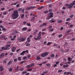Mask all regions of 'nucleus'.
<instances>
[{
  "label": "nucleus",
  "instance_id": "obj_10",
  "mask_svg": "<svg viewBox=\"0 0 75 75\" xmlns=\"http://www.w3.org/2000/svg\"><path fill=\"white\" fill-rule=\"evenodd\" d=\"M11 47V45H8L6 46V47L8 50V48H9V47Z\"/></svg>",
  "mask_w": 75,
  "mask_h": 75
},
{
  "label": "nucleus",
  "instance_id": "obj_48",
  "mask_svg": "<svg viewBox=\"0 0 75 75\" xmlns=\"http://www.w3.org/2000/svg\"><path fill=\"white\" fill-rule=\"evenodd\" d=\"M17 61V59H15L14 60V62H16Z\"/></svg>",
  "mask_w": 75,
  "mask_h": 75
},
{
  "label": "nucleus",
  "instance_id": "obj_51",
  "mask_svg": "<svg viewBox=\"0 0 75 75\" xmlns=\"http://www.w3.org/2000/svg\"><path fill=\"white\" fill-rule=\"evenodd\" d=\"M29 45H30V43L26 45V46H29Z\"/></svg>",
  "mask_w": 75,
  "mask_h": 75
},
{
  "label": "nucleus",
  "instance_id": "obj_17",
  "mask_svg": "<svg viewBox=\"0 0 75 75\" xmlns=\"http://www.w3.org/2000/svg\"><path fill=\"white\" fill-rule=\"evenodd\" d=\"M14 33L15 34H18V33H19L18 31L16 30L14 31Z\"/></svg>",
  "mask_w": 75,
  "mask_h": 75
},
{
  "label": "nucleus",
  "instance_id": "obj_53",
  "mask_svg": "<svg viewBox=\"0 0 75 75\" xmlns=\"http://www.w3.org/2000/svg\"><path fill=\"white\" fill-rule=\"evenodd\" d=\"M26 62V61H22L21 62V63L22 64H23L24 63V62Z\"/></svg>",
  "mask_w": 75,
  "mask_h": 75
},
{
  "label": "nucleus",
  "instance_id": "obj_58",
  "mask_svg": "<svg viewBox=\"0 0 75 75\" xmlns=\"http://www.w3.org/2000/svg\"><path fill=\"white\" fill-rule=\"evenodd\" d=\"M27 25H28V26H30V25H31V24H30V23H28L27 24Z\"/></svg>",
  "mask_w": 75,
  "mask_h": 75
},
{
  "label": "nucleus",
  "instance_id": "obj_56",
  "mask_svg": "<svg viewBox=\"0 0 75 75\" xmlns=\"http://www.w3.org/2000/svg\"><path fill=\"white\" fill-rule=\"evenodd\" d=\"M7 14V12H6V11L5 12H4L3 14L4 15H5V14Z\"/></svg>",
  "mask_w": 75,
  "mask_h": 75
},
{
  "label": "nucleus",
  "instance_id": "obj_22",
  "mask_svg": "<svg viewBox=\"0 0 75 75\" xmlns=\"http://www.w3.org/2000/svg\"><path fill=\"white\" fill-rule=\"evenodd\" d=\"M12 68H10L9 69V72H11V71H12Z\"/></svg>",
  "mask_w": 75,
  "mask_h": 75
},
{
  "label": "nucleus",
  "instance_id": "obj_38",
  "mask_svg": "<svg viewBox=\"0 0 75 75\" xmlns=\"http://www.w3.org/2000/svg\"><path fill=\"white\" fill-rule=\"evenodd\" d=\"M56 46V47H57V46H58V45H57V44H54L53 45V47H55Z\"/></svg>",
  "mask_w": 75,
  "mask_h": 75
},
{
  "label": "nucleus",
  "instance_id": "obj_39",
  "mask_svg": "<svg viewBox=\"0 0 75 75\" xmlns=\"http://www.w3.org/2000/svg\"><path fill=\"white\" fill-rule=\"evenodd\" d=\"M43 26H45L47 25V23H44L42 24Z\"/></svg>",
  "mask_w": 75,
  "mask_h": 75
},
{
  "label": "nucleus",
  "instance_id": "obj_35",
  "mask_svg": "<svg viewBox=\"0 0 75 75\" xmlns=\"http://www.w3.org/2000/svg\"><path fill=\"white\" fill-rule=\"evenodd\" d=\"M18 60H19V61H21V57H19L18 58Z\"/></svg>",
  "mask_w": 75,
  "mask_h": 75
},
{
  "label": "nucleus",
  "instance_id": "obj_16",
  "mask_svg": "<svg viewBox=\"0 0 75 75\" xmlns=\"http://www.w3.org/2000/svg\"><path fill=\"white\" fill-rule=\"evenodd\" d=\"M38 30H35V32H34V35H35L36 34V33H38Z\"/></svg>",
  "mask_w": 75,
  "mask_h": 75
},
{
  "label": "nucleus",
  "instance_id": "obj_55",
  "mask_svg": "<svg viewBox=\"0 0 75 75\" xmlns=\"http://www.w3.org/2000/svg\"><path fill=\"white\" fill-rule=\"evenodd\" d=\"M57 65L55 64L54 65L53 67H57Z\"/></svg>",
  "mask_w": 75,
  "mask_h": 75
},
{
  "label": "nucleus",
  "instance_id": "obj_28",
  "mask_svg": "<svg viewBox=\"0 0 75 75\" xmlns=\"http://www.w3.org/2000/svg\"><path fill=\"white\" fill-rule=\"evenodd\" d=\"M23 17H24V14H23L21 16V18H23Z\"/></svg>",
  "mask_w": 75,
  "mask_h": 75
},
{
  "label": "nucleus",
  "instance_id": "obj_14",
  "mask_svg": "<svg viewBox=\"0 0 75 75\" xmlns=\"http://www.w3.org/2000/svg\"><path fill=\"white\" fill-rule=\"evenodd\" d=\"M27 28H23L22 29V31H25L27 30Z\"/></svg>",
  "mask_w": 75,
  "mask_h": 75
},
{
  "label": "nucleus",
  "instance_id": "obj_6",
  "mask_svg": "<svg viewBox=\"0 0 75 75\" xmlns=\"http://www.w3.org/2000/svg\"><path fill=\"white\" fill-rule=\"evenodd\" d=\"M72 6H73V4H71L69 5H68L67 8H71L72 7Z\"/></svg>",
  "mask_w": 75,
  "mask_h": 75
},
{
  "label": "nucleus",
  "instance_id": "obj_27",
  "mask_svg": "<svg viewBox=\"0 0 75 75\" xmlns=\"http://www.w3.org/2000/svg\"><path fill=\"white\" fill-rule=\"evenodd\" d=\"M71 20V19L70 18H67L66 19L67 21H70Z\"/></svg>",
  "mask_w": 75,
  "mask_h": 75
},
{
  "label": "nucleus",
  "instance_id": "obj_30",
  "mask_svg": "<svg viewBox=\"0 0 75 75\" xmlns=\"http://www.w3.org/2000/svg\"><path fill=\"white\" fill-rule=\"evenodd\" d=\"M69 74H71V72L70 71L66 73V75H69Z\"/></svg>",
  "mask_w": 75,
  "mask_h": 75
},
{
  "label": "nucleus",
  "instance_id": "obj_63",
  "mask_svg": "<svg viewBox=\"0 0 75 75\" xmlns=\"http://www.w3.org/2000/svg\"><path fill=\"white\" fill-rule=\"evenodd\" d=\"M50 17H49V18H48V17L46 18L47 20H50Z\"/></svg>",
  "mask_w": 75,
  "mask_h": 75
},
{
  "label": "nucleus",
  "instance_id": "obj_20",
  "mask_svg": "<svg viewBox=\"0 0 75 75\" xmlns=\"http://www.w3.org/2000/svg\"><path fill=\"white\" fill-rule=\"evenodd\" d=\"M54 56H55V54H52L50 56V57H51V58H53V57H54Z\"/></svg>",
  "mask_w": 75,
  "mask_h": 75
},
{
  "label": "nucleus",
  "instance_id": "obj_1",
  "mask_svg": "<svg viewBox=\"0 0 75 75\" xmlns=\"http://www.w3.org/2000/svg\"><path fill=\"white\" fill-rule=\"evenodd\" d=\"M12 17L13 20H15L19 16L18 11L17 10H15L13 11V13L12 14Z\"/></svg>",
  "mask_w": 75,
  "mask_h": 75
},
{
  "label": "nucleus",
  "instance_id": "obj_13",
  "mask_svg": "<svg viewBox=\"0 0 75 75\" xmlns=\"http://www.w3.org/2000/svg\"><path fill=\"white\" fill-rule=\"evenodd\" d=\"M4 53H2L1 54V55H0V56H1V58H3V56H4Z\"/></svg>",
  "mask_w": 75,
  "mask_h": 75
},
{
  "label": "nucleus",
  "instance_id": "obj_31",
  "mask_svg": "<svg viewBox=\"0 0 75 75\" xmlns=\"http://www.w3.org/2000/svg\"><path fill=\"white\" fill-rule=\"evenodd\" d=\"M4 50H8V49H7L6 47H4Z\"/></svg>",
  "mask_w": 75,
  "mask_h": 75
},
{
  "label": "nucleus",
  "instance_id": "obj_36",
  "mask_svg": "<svg viewBox=\"0 0 75 75\" xmlns=\"http://www.w3.org/2000/svg\"><path fill=\"white\" fill-rule=\"evenodd\" d=\"M58 23H61L62 22V21L60 20L59 21H58Z\"/></svg>",
  "mask_w": 75,
  "mask_h": 75
},
{
  "label": "nucleus",
  "instance_id": "obj_37",
  "mask_svg": "<svg viewBox=\"0 0 75 75\" xmlns=\"http://www.w3.org/2000/svg\"><path fill=\"white\" fill-rule=\"evenodd\" d=\"M16 7H20V4H17L16 5Z\"/></svg>",
  "mask_w": 75,
  "mask_h": 75
},
{
  "label": "nucleus",
  "instance_id": "obj_7",
  "mask_svg": "<svg viewBox=\"0 0 75 75\" xmlns=\"http://www.w3.org/2000/svg\"><path fill=\"white\" fill-rule=\"evenodd\" d=\"M49 16H50V17H53V13H49Z\"/></svg>",
  "mask_w": 75,
  "mask_h": 75
},
{
  "label": "nucleus",
  "instance_id": "obj_33",
  "mask_svg": "<svg viewBox=\"0 0 75 75\" xmlns=\"http://www.w3.org/2000/svg\"><path fill=\"white\" fill-rule=\"evenodd\" d=\"M27 59V57H24L23 58V60H24L25 59Z\"/></svg>",
  "mask_w": 75,
  "mask_h": 75
},
{
  "label": "nucleus",
  "instance_id": "obj_57",
  "mask_svg": "<svg viewBox=\"0 0 75 75\" xmlns=\"http://www.w3.org/2000/svg\"><path fill=\"white\" fill-rule=\"evenodd\" d=\"M34 39V40H38V39L37 38H33Z\"/></svg>",
  "mask_w": 75,
  "mask_h": 75
},
{
  "label": "nucleus",
  "instance_id": "obj_4",
  "mask_svg": "<svg viewBox=\"0 0 75 75\" xmlns=\"http://www.w3.org/2000/svg\"><path fill=\"white\" fill-rule=\"evenodd\" d=\"M48 54L49 53L48 52H45L43 54H41V57H45L47 55H48Z\"/></svg>",
  "mask_w": 75,
  "mask_h": 75
},
{
  "label": "nucleus",
  "instance_id": "obj_9",
  "mask_svg": "<svg viewBox=\"0 0 75 75\" xmlns=\"http://www.w3.org/2000/svg\"><path fill=\"white\" fill-rule=\"evenodd\" d=\"M25 53V51H24L22 52L20 54V55H24V54Z\"/></svg>",
  "mask_w": 75,
  "mask_h": 75
},
{
  "label": "nucleus",
  "instance_id": "obj_8",
  "mask_svg": "<svg viewBox=\"0 0 75 75\" xmlns=\"http://www.w3.org/2000/svg\"><path fill=\"white\" fill-rule=\"evenodd\" d=\"M30 37H28L27 38V42H28V43H29V42H30Z\"/></svg>",
  "mask_w": 75,
  "mask_h": 75
},
{
  "label": "nucleus",
  "instance_id": "obj_62",
  "mask_svg": "<svg viewBox=\"0 0 75 75\" xmlns=\"http://www.w3.org/2000/svg\"><path fill=\"white\" fill-rule=\"evenodd\" d=\"M70 31H71V30H69L67 31V33H69L70 32Z\"/></svg>",
  "mask_w": 75,
  "mask_h": 75
},
{
  "label": "nucleus",
  "instance_id": "obj_2",
  "mask_svg": "<svg viewBox=\"0 0 75 75\" xmlns=\"http://www.w3.org/2000/svg\"><path fill=\"white\" fill-rule=\"evenodd\" d=\"M26 39L24 37H22L21 38H18V41H20L21 42H23V41H24Z\"/></svg>",
  "mask_w": 75,
  "mask_h": 75
},
{
  "label": "nucleus",
  "instance_id": "obj_45",
  "mask_svg": "<svg viewBox=\"0 0 75 75\" xmlns=\"http://www.w3.org/2000/svg\"><path fill=\"white\" fill-rule=\"evenodd\" d=\"M4 50V47H1V49L0 50V51H2V50Z\"/></svg>",
  "mask_w": 75,
  "mask_h": 75
},
{
  "label": "nucleus",
  "instance_id": "obj_29",
  "mask_svg": "<svg viewBox=\"0 0 75 75\" xmlns=\"http://www.w3.org/2000/svg\"><path fill=\"white\" fill-rule=\"evenodd\" d=\"M51 44H52V43L51 42H48L47 44V45H49Z\"/></svg>",
  "mask_w": 75,
  "mask_h": 75
},
{
  "label": "nucleus",
  "instance_id": "obj_24",
  "mask_svg": "<svg viewBox=\"0 0 75 75\" xmlns=\"http://www.w3.org/2000/svg\"><path fill=\"white\" fill-rule=\"evenodd\" d=\"M23 70H24V68H20L19 69V71H23Z\"/></svg>",
  "mask_w": 75,
  "mask_h": 75
},
{
  "label": "nucleus",
  "instance_id": "obj_64",
  "mask_svg": "<svg viewBox=\"0 0 75 75\" xmlns=\"http://www.w3.org/2000/svg\"><path fill=\"white\" fill-rule=\"evenodd\" d=\"M28 71H32V69H29L27 70Z\"/></svg>",
  "mask_w": 75,
  "mask_h": 75
},
{
  "label": "nucleus",
  "instance_id": "obj_25",
  "mask_svg": "<svg viewBox=\"0 0 75 75\" xmlns=\"http://www.w3.org/2000/svg\"><path fill=\"white\" fill-rule=\"evenodd\" d=\"M45 14H47V13H48V11L46 10L44 11V12Z\"/></svg>",
  "mask_w": 75,
  "mask_h": 75
},
{
  "label": "nucleus",
  "instance_id": "obj_26",
  "mask_svg": "<svg viewBox=\"0 0 75 75\" xmlns=\"http://www.w3.org/2000/svg\"><path fill=\"white\" fill-rule=\"evenodd\" d=\"M52 26H50L49 27V28L48 29L49 30H51V29H52Z\"/></svg>",
  "mask_w": 75,
  "mask_h": 75
},
{
  "label": "nucleus",
  "instance_id": "obj_47",
  "mask_svg": "<svg viewBox=\"0 0 75 75\" xmlns=\"http://www.w3.org/2000/svg\"><path fill=\"white\" fill-rule=\"evenodd\" d=\"M52 7V5H49V8H51V7Z\"/></svg>",
  "mask_w": 75,
  "mask_h": 75
},
{
  "label": "nucleus",
  "instance_id": "obj_61",
  "mask_svg": "<svg viewBox=\"0 0 75 75\" xmlns=\"http://www.w3.org/2000/svg\"><path fill=\"white\" fill-rule=\"evenodd\" d=\"M71 59V58L69 57V58H68V60H69V61H70Z\"/></svg>",
  "mask_w": 75,
  "mask_h": 75
},
{
  "label": "nucleus",
  "instance_id": "obj_40",
  "mask_svg": "<svg viewBox=\"0 0 75 75\" xmlns=\"http://www.w3.org/2000/svg\"><path fill=\"white\" fill-rule=\"evenodd\" d=\"M58 72H62V70H59L58 71Z\"/></svg>",
  "mask_w": 75,
  "mask_h": 75
},
{
  "label": "nucleus",
  "instance_id": "obj_52",
  "mask_svg": "<svg viewBox=\"0 0 75 75\" xmlns=\"http://www.w3.org/2000/svg\"><path fill=\"white\" fill-rule=\"evenodd\" d=\"M73 26H74V25L72 24H71V25H70V28H71V27H73Z\"/></svg>",
  "mask_w": 75,
  "mask_h": 75
},
{
  "label": "nucleus",
  "instance_id": "obj_5",
  "mask_svg": "<svg viewBox=\"0 0 75 75\" xmlns=\"http://www.w3.org/2000/svg\"><path fill=\"white\" fill-rule=\"evenodd\" d=\"M36 8V7L34 6H30L28 7L27 8V10H31V9H32V8Z\"/></svg>",
  "mask_w": 75,
  "mask_h": 75
},
{
  "label": "nucleus",
  "instance_id": "obj_3",
  "mask_svg": "<svg viewBox=\"0 0 75 75\" xmlns=\"http://www.w3.org/2000/svg\"><path fill=\"white\" fill-rule=\"evenodd\" d=\"M41 31L39 32L38 34V36L37 37L38 40H40L41 38Z\"/></svg>",
  "mask_w": 75,
  "mask_h": 75
},
{
  "label": "nucleus",
  "instance_id": "obj_18",
  "mask_svg": "<svg viewBox=\"0 0 75 75\" xmlns=\"http://www.w3.org/2000/svg\"><path fill=\"white\" fill-rule=\"evenodd\" d=\"M26 73H27V71H23L22 72V74H26Z\"/></svg>",
  "mask_w": 75,
  "mask_h": 75
},
{
  "label": "nucleus",
  "instance_id": "obj_54",
  "mask_svg": "<svg viewBox=\"0 0 75 75\" xmlns=\"http://www.w3.org/2000/svg\"><path fill=\"white\" fill-rule=\"evenodd\" d=\"M59 63V62H56V65H57V64H58Z\"/></svg>",
  "mask_w": 75,
  "mask_h": 75
},
{
  "label": "nucleus",
  "instance_id": "obj_43",
  "mask_svg": "<svg viewBox=\"0 0 75 75\" xmlns=\"http://www.w3.org/2000/svg\"><path fill=\"white\" fill-rule=\"evenodd\" d=\"M49 12H52V9H50L49 10Z\"/></svg>",
  "mask_w": 75,
  "mask_h": 75
},
{
  "label": "nucleus",
  "instance_id": "obj_59",
  "mask_svg": "<svg viewBox=\"0 0 75 75\" xmlns=\"http://www.w3.org/2000/svg\"><path fill=\"white\" fill-rule=\"evenodd\" d=\"M65 44V45H68V43H67V42H65L64 43Z\"/></svg>",
  "mask_w": 75,
  "mask_h": 75
},
{
  "label": "nucleus",
  "instance_id": "obj_21",
  "mask_svg": "<svg viewBox=\"0 0 75 75\" xmlns=\"http://www.w3.org/2000/svg\"><path fill=\"white\" fill-rule=\"evenodd\" d=\"M11 43V42L10 41H9L7 42V44H10Z\"/></svg>",
  "mask_w": 75,
  "mask_h": 75
},
{
  "label": "nucleus",
  "instance_id": "obj_11",
  "mask_svg": "<svg viewBox=\"0 0 75 75\" xmlns=\"http://www.w3.org/2000/svg\"><path fill=\"white\" fill-rule=\"evenodd\" d=\"M0 69H1L0 70L1 71H3L4 69L3 68V67L2 66H0Z\"/></svg>",
  "mask_w": 75,
  "mask_h": 75
},
{
  "label": "nucleus",
  "instance_id": "obj_42",
  "mask_svg": "<svg viewBox=\"0 0 75 75\" xmlns=\"http://www.w3.org/2000/svg\"><path fill=\"white\" fill-rule=\"evenodd\" d=\"M27 57L28 58H30V57H31V56H30V55H28V56H27Z\"/></svg>",
  "mask_w": 75,
  "mask_h": 75
},
{
  "label": "nucleus",
  "instance_id": "obj_50",
  "mask_svg": "<svg viewBox=\"0 0 75 75\" xmlns=\"http://www.w3.org/2000/svg\"><path fill=\"white\" fill-rule=\"evenodd\" d=\"M18 10L19 11H21V10H22V8H20L18 9Z\"/></svg>",
  "mask_w": 75,
  "mask_h": 75
},
{
  "label": "nucleus",
  "instance_id": "obj_41",
  "mask_svg": "<svg viewBox=\"0 0 75 75\" xmlns=\"http://www.w3.org/2000/svg\"><path fill=\"white\" fill-rule=\"evenodd\" d=\"M0 28H4V27L3 26L1 25H0Z\"/></svg>",
  "mask_w": 75,
  "mask_h": 75
},
{
  "label": "nucleus",
  "instance_id": "obj_12",
  "mask_svg": "<svg viewBox=\"0 0 75 75\" xmlns=\"http://www.w3.org/2000/svg\"><path fill=\"white\" fill-rule=\"evenodd\" d=\"M11 63H12V62L11 61H10L7 64L8 65H10L11 64Z\"/></svg>",
  "mask_w": 75,
  "mask_h": 75
},
{
  "label": "nucleus",
  "instance_id": "obj_49",
  "mask_svg": "<svg viewBox=\"0 0 75 75\" xmlns=\"http://www.w3.org/2000/svg\"><path fill=\"white\" fill-rule=\"evenodd\" d=\"M13 54H14V53H13V52H11L10 53V55H13Z\"/></svg>",
  "mask_w": 75,
  "mask_h": 75
},
{
  "label": "nucleus",
  "instance_id": "obj_60",
  "mask_svg": "<svg viewBox=\"0 0 75 75\" xmlns=\"http://www.w3.org/2000/svg\"><path fill=\"white\" fill-rule=\"evenodd\" d=\"M74 15H71L70 16V17H71V18H72V17H74Z\"/></svg>",
  "mask_w": 75,
  "mask_h": 75
},
{
  "label": "nucleus",
  "instance_id": "obj_44",
  "mask_svg": "<svg viewBox=\"0 0 75 75\" xmlns=\"http://www.w3.org/2000/svg\"><path fill=\"white\" fill-rule=\"evenodd\" d=\"M34 64H32L30 65V67H33V66H34Z\"/></svg>",
  "mask_w": 75,
  "mask_h": 75
},
{
  "label": "nucleus",
  "instance_id": "obj_15",
  "mask_svg": "<svg viewBox=\"0 0 75 75\" xmlns=\"http://www.w3.org/2000/svg\"><path fill=\"white\" fill-rule=\"evenodd\" d=\"M68 67V64H66V65H63V68L67 67Z\"/></svg>",
  "mask_w": 75,
  "mask_h": 75
},
{
  "label": "nucleus",
  "instance_id": "obj_19",
  "mask_svg": "<svg viewBox=\"0 0 75 75\" xmlns=\"http://www.w3.org/2000/svg\"><path fill=\"white\" fill-rule=\"evenodd\" d=\"M4 37H5V36L3 35H2V36H1L0 37V38H4Z\"/></svg>",
  "mask_w": 75,
  "mask_h": 75
},
{
  "label": "nucleus",
  "instance_id": "obj_23",
  "mask_svg": "<svg viewBox=\"0 0 75 75\" xmlns=\"http://www.w3.org/2000/svg\"><path fill=\"white\" fill-rule=\"evenodd\" d=\"M11 49H12L15 51L16 50V47H13Z\"/></svg>",
  "mask_w": 75,
  "mask_h": 75
},
{
  "label": "nucleus",
  "instance_id": "obj_32",
  "mask_svg": "<svg viewBox=\"0 0 75 75\" xmlns=\"http://www.w3.org/2000/svg\"><path fill=\"white\" fill-rule=\"evenodd\" d=\"M49 22H51V23H54L55 21H54L50 20L49 21Z\"/></svg>",
  "mask_w": 75,
  "mask_h": 75
},
{
  "label": "nucleus",
  "instance_id": "obj_46",
  "mask_svg": "<svg viewBox=\"0 0 75 75\" xmlns=\"http://www.w3.org/2000/svg\"><path fill=\"white\" fill-rule=\"evenodd\" d=\"M36 59L37 60H39V59H40V57H38L36 58Z\"/></svg>",
  "mask_w": 75,
  "mask_h": 75
},
{
  "label": "nucleus",
  "instance_id": "obj_34",
  "mask_svg": "<svg viewBox=\"0 0 75 75\" xmlns=\"http://www.w3.org/2000/svg\"><path fill=\"white\" fill-rule=\"evenodd\" d=\"M62 37V34H60L58 36V37L59 38H60V37Z\"/></svg>",
  "mask_w": 75,
  "mask_h": 75
}]
</instances>
